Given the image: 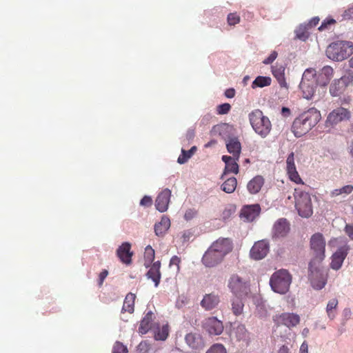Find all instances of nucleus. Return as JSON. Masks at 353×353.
I'll return each mask as SVG.
<instances>
[{
	"instance_id": "f257e3e1",
	"label": "nucleus",
	"mask_w": 353,
	"mask_h": 353,
	"mask_svg": "<svg viewBox=\"0 0 353 353\" xmlns=\"http://www.w3.org/2000/svg\"><path fill=\"white\" fill-rule=\"evenodd\" d=\"M321 119L320 111L314 108L301 113L293 121L292 130L296 137H301L310 131Z\"/></svg>"
},
{
	"instance_id": "f03ea898",
	"label": "nucleus",
	"mask_w": 353,
	"mask_h": 353,
	"mask_svg": "<svg viewBox=\"0 0 353 353\" xmlns=\"http://www.w3.org/2000/svg\"><path fill=\"white\" fill-rule=\"evenodd\" d=\"M327 57L333 61H343L353 54V43L339 41L330 44L326 49Z\"/></svg>"
},
{
	"instance_id": "7ed1b4c3",
	"label": "nucleus",
	"mask_w": 353,
	"mask_h": 353,
	"mask_svg": "<svg viewBox=\"0 0 353 353\" xmlns=\"http://www.w3.org/2000/svg\"><path fill=\"white\" fill-rule=\"evenodd\" d=\"M250 123L254 132L261 137H266L272 130V124L269 118L265 116L259 109L249 114Z\"/></svg>"
},
{
	"instance_id": "20e7f679",
	"label": "nucleus",
	"mask_w": 353,
	"mask_h": 353,
	"mask_svg": "<svg viewBox=\"0 0 353 353\" xmlns=\"http://www.w3.org/2000/svg\"><path fill=\"white\" fill-rule=\"evenodd\" d=\"M294 196L298 214L303 218L311 216L313 214V208L310 194L300 188H296Z\"/></svg>"
},
{
	"instance_id": "39448f33",
	"label": "nucleus",
	"mask_w": 353,
	"mask_h": 353,
	"mask_svg": "<svg viewBox=\"0 0 353 353\" xmlns=\"http://www.w3.org/2000/svg\"><path fill=\"white\" fill-rule=\"evenodd\" d=\"M291 283L292 276L288 270L284 269L275 272L270 279L272 290L281 294L288 292Z\"/></svg>"
},
{
	"instance_id": "423d86ee",
	"label": "nucleus",
	"mask_w": 353,
	"mask_h": 353,
	"mask_svg": "<svg viewBox=\"0 0 353 353\" xmlns=\"http://www.w3.org/2000/svg\"><path fill=\"white\" fill-rule=\"evenodd\" d=\"M310 248L313 257L310 263L321 265L325 257V241L322 234L315 233L311 236Z\"/></svg>"
},
{
	"instance_id": "0eeeda50",
	"label": "nucleus",
	"mask_w": 353,
	"mask_h": 353,
	"mask_svg": "<svg viewBox=\"0 0 353 353\" xmlns=\"http://www.w3.org/2000/svg\"><path fill=\"white\" fill-rule=\"evenodd\" d=\"M228 286L236 296H246L250 292L249 283L237 274L230 276Z\"/></svg>"
},
{
	"instance_id": "6e6552de",
	"label": "nucleus",
	"mask_w": 353,
	"mask_h": 353,
	"mask_svg": "<svg viewBox=\"0 0 353 353\" xmlns=\"http://www.w3.org/2000/svg\"><path fill=\"white\" fill-rule=\"evenodd\" d=\"M309 278L312 286L316 290H321L327 283V274L324 273L321 265L309 263Z\"/></svg>"
},
{
	"instance_id": "1a4fd4ad",
	"label": "nucleus",
	"mask_w": 353,
	"mask_h": 353,
	"mask_svg": "<svg viewBox=\"0 0 353 353\" xmlns=\"http://www.w3.org/2000/svg\"><path fill=\"white\" fill-rule=\"evenodd\" d=\"M203 329L210 335H220L223 332V322L215 316H210L202 321Z\"/></svg>"
},
{
	"instance_id": "9d476101",
	"label": "nucleus",
	"mask_w": 353,
	"mask_h": 353,
	"mask_svg": "<svg viewBox=\"0 0 353 353\" xmlns=\"http://www.w3.org/2000/svg\"><path fill=\"white\" fill-rule=\"evenodd\" d=\"M269 250V242L267 240L263 239L254 243L250 250V256L254 260H261L267 256Z\"/></svg>"
},
{
	"instance_id": "9b49d317",
	"label": "nucleus",
	"mask_w": 353,
	"mask_h": 353,
	"mask_svg": "<svg viewBox=\"0 0 353 353\" xmlns=\"http://www.w3.org/2000/svg\"><path fill=\"white\" fill-rule=\"evenodd\" d=\"M350 117V112L347 109L340 107L334 109L328 114L326 122L332 125L342 121L348 120Z\"/></svg>"
},
{
	"instance_id": "f8f14e48",
	"label": "nucleus",
	"mask_w": 353,
	"mask_h": 353,
	"mask_svg": "<svg viewBox=\"0 0 353 353\" xmlns=\"http://www.w3.org/2000/svg\"><path fill=\"white\" fill-rule=\"evenodd\" d=\"M286 171L289 179L292 181L297 184H303V182L296 170V168L294 163V154L293 152H292L287 157Z\"/></svg>"
},
{
	"instance_id": "ddd939ff",
	"label": "nucleus",
	"mask_w": 353,
	"mask_h": 353,
	"mask_svg": "<svg viewBox=\"0 0 353 353\" xmlns=\"http://www.w3.org/2000/svg\"><path fill=\"white\" fill-rule=\"evenodd\" d=\"M214 252L224 257L232 250V241L228 238L219 239L210 247Z\"/></svg>"
},
{
	"instance_id": "4468645a",
	"label": "nucleus",
	"mask_w": 353,
	"mask_h": 353,
	"mask_svg": "<svg viewBox=\"0 0 353 353\" xmlns=\"http://www.w3.org/2000/svg\"><path fill=\"white\" fill-rule=\"evenodd\" d=\"M334 76V70L331 66L325 65L316 74V84L326 87Z\"/></svg>"
},
{
	"instance_id": "2eb2a0df",
	"label": "nucleus",
	"mask_w": 353,
	"mask_h": 353,
	"mask_svg": "<svg viewBox=\"0 0 353 353\" xmlns=\"http://www.w3.org/2000/svg\"><path fill=\"white\" fill-rule=\"evenodd\" d=\"M348 250L349 247L347 245H343L340 247L333 254L330 263V266L332 269L337 270L341 268L343 261L347 255Z\"/></svg>"
},
{
	"instance_id": "dca6fc26",
	"label": "nucleus",
	"mask_w": 353,
	"mask_h": 353,
	"mask_svg": "<svg viewBox=\"0 0 353 353\" xmlns=\"http://www.w3.org/2000/svg\"><path fill=\"white\" fill-rule=\"evenodd\" d=\"M260 211L259 204L245 205L241 209L240 216L244 221L251 222L259 216Z\"/></svg>"
},
{
	"instance_id": "f3484780",
	"label": "nucleus",
	"mask_w": 353,
	"mask_h": 353,
	"mask_svg": "<svg viewBox=\"0 0 353 353\" xmlns=\"http://www.w3.org/2000/svg\"><path fill=\"white\" fill-rule=\"evenodd\" d=\"M171 196V190L165 188L162 190L157 196L155 201L156 209L161 212H164L168 208Z\"/></svg>"
},
{
	"instance_id": "a211bd4d",
	"label": "nucleus",
	"mask_w": 353,
	"mask_h": 353,
	"mask_svg": "<svg viewBox=\"0 0 353 353\" xmlns=\"http://www.w3.org/2000/svg\"><path fill=\"white\" fill-rule=\"evenodd\" d=\"M231 336L233 339L242 343L243 345H248L250 341V333L245 328V326L242 324L233 327Z\"/></svg>"
},
{
	"instance_id": "6ab92c4d",
	"label": "nucleus",
	"mask_w": 353,
	"mask_h": 353,
	"mask_svg": "<svg viewBox=\"0 0 353 353\" xmlns=\"http://www.w3.org/2000/svg\"><path fill=\"white\" fill-rule=\"evenodd\" d=\"M117 255L121 261L125 265L132 263L133 252L131 251V244L128 242L123 243L117 250Z\"/></svg>"
},
{
	"instance_id": "aec40b11",
	"label": "nucleus",
	"mask_w": 353,
	"mask_h": 353,
	"mask_svg": "<svg viewBox=\"0 0 353 353\" xmlns=\"http://www.w3.org/2000/svg\"><path fill=\"white\" fill-rule=\"evenodd\" d=\"M223 259L221 255L209 248L202 258V262L206 267H214L219 264Z\"/></svg>"
},
{
	"instance_id": "412c9836",
	"label": "nucleus",
	"mask_w": 353,
	"mask_h": 353,
	"mask_svg": "<svg viewBox=\"0 0 353 353\" xmlns=\"http://www.w3.org/2000/svg\"><path fill=\"white\" fill-rule=\"evenodd\" d=\"M222 161L225 163L223 173L221 176V179H224V176L229 173L238 174L239 173V165L234 157H232L227 155L222 157Z\"/></svg>"
},
{
	"instance_id": "4be33fe9",
	"label": "nucleus",
	"mask_w": 353,
	"mask_h": 353,
	"mask_svg": "<svg viewBox=\"0 0 353 353\" xmlns=\"http://www.w3.org/2000/svg\"><path fill=\"white\" fill-rule=\"evenodd\" d=\"M290 231V225L285 219H279L273 227V237H284Z\"/></svg>"
},
{
	"instance_id": "5701e85b",
	"label": "nucleus",
	"mask_w": 353,
	"mask_h": 353,
	"mask_svg": "<svg viewBox=\"0 0 353 353\" xmlns=\"http://www.w3.org/2000/svg\"><path fill=\"white\" fill-rule=\"evenodd\" d=\"M220 302L219 296L214 292L205 294L201 301V305L205 310L215 308Z\"/></svg>"
},
{
	"instance_id": "b1692460",
	"label": "nucleus",
	"mask_w": 353,
	"mask_h": 353,
	"mask_svg": "<svg viewBox=\"0 0 353 353\" xmlns=\"http://www.w3.org/2000/svg\"><path fill=\"white\" fill-rule=\"evenodd\" d=\"M278 321L290 328L295 327L300 323V317L294 313H283L278 317Z\"/></svg>"
},
{
	"instance_id": "393cba45",
	"label": "nucleus",
	"mask_w": 353,
	"mask_h": 353,
	"mask_svg": "<svg viewBox=\"0 0 353 353\" xmlns=\"http://www.w3.org/2000/svg\"><path fill=\"white\" fill-rule=\"evenodd\" d=\"M226 148L228 152L232 154V157H234L236 160H239L241 151V145L238 138H229L226 142Z\"/></svg>"
},
{
	"instance_id": "a878e982",
	"label": "nucleus",
	"mask_w": 353,
	"mask_h": 353,
	"mask_svg": "<svg viewBox=\"0 0 353 353\" xmlns=\"http://www.w3.org/2000/svg\"><path fill=\"white\" fill-rule=\"evenodd\" d=\"M264 183V178L261 175H256L248 183L247 189L252 194H257L261 190Z\"/></svg>"
},
{
	"instance_id": "bb28decb",
	"label": "nucleus",
	"mask_w": 353,
	"mask_h": 353,
	"mask_svg": "<svg viewBox=\"0 0 353 353\" xmlns=\"http://www.w3.org/2000/svg\"><path fill=\"white\" fill-rule=\"evenodd\" d=\"M150 270L146 273L148 279H150L154 283L155 287H157L161 280V262L157 261L151 265Z\"/></svg>"
},
{
	"instance_id": "cd10ccee",
	"label": "nucleus",
	"mask_w": 353,
	"mask_h": 353,
	"mask_svg": "<svg viewBox=\"0 0 353 353\" xmlns=\"http://www.w3.org/2000/svg\"><path fill=\"white\" fill-rule=\"evenodd\" d=\"M153 313L148 312L140 322L139 332L141 334H146L149 330H153Z\"/></svg>"
},
{
	"instance_id": "c85d7f7f",
	"label": "nucleus",
	"mask_w": 353,
	"mask_h": 353,
	"mask_svg": "<svg viewBox=\"0 0 353 353\" xmlns=\"http://www.w3.org/2000/svg\"><path fill=\"white\" fill-rule=\"evenodd\" d=\"M272 72L273 76L276 79L280 86L288 88V83L285 78V68L276 64L272 67Z\"/></svg>"
},
{
	"instance_id": "c756f323",
	"label": "nucleus",
	"mask_w": 353,
	"mask_h": 353,
	"mask_svg": "<svg viewBox=\"0 0 353 353\" xmlns=\"http://www.w3.org/2000/svg\"><path fill=\"white\" fill-rule=\"evenodd\" d=\"M154 337L157 341H165L169 334V329L168 325H163L161 327L159 323L153 325Z\"/></svg>"
},
{
	"instance_id": "7c9ffc66",
	"label": "nucleus",
	"mask_w": 353,
	"mask_h": 353,
	"mask_svg": "<svg viewBox=\"0 0 353 353\" xmlns=\"http://www.w3.org/2000/svg\"><path fill=\"white\" fill-rule=\"evenodd\" d=\"M170 227L169 218L163 216L161 221L154 225V232L158 236H163Z\"/></svg>"
},
{
	"instance_id": "2f4dec72",
	"label": "nucleus",
	"mask_w": 353,
	"mask_h": 353,
	"mask_svg": "<svg viewBox=\"0 0 353 353\" xmlns=\"http://www.w3.org/2000/svg\"><path fill=\"white\" fill-rule=\"evenodd\" d=\"M185 340L192 349H199L202 346V338L199 334L195 333L187 334Z\"/></svg>"
},
{
	"instance_id": "473e14b6",
	"label": "nucleus",
	"mask_w": 353,
	"mask_h": 353,
	"mask_svg": "<svg viewBox=\"0 0 353 353\" xmlns=\"http://www.w3.org/2000/svg\"><path fill=\"white\" fill-rule=\"evenodd\" d=\"M136 299V295L133 293H128L125 298L123 305L122 307L121 312H128L132 314L134 310V301Z\"/></svg>"
},
{
	"instance_id": "72a5a7b5",
	"label": "nucleus",
	"mask_w": 353,
	"mask_h": 353,
	"mask_svg": "<svg viewBox=\"0 0 353 353\" xmlns=\"http://www.w3.org/2000/svg\"><path fill=\"white\" fill-rule=\"evenodd\" d=\"M299 87L302 92L303 98L307 100L313 98L315 93V87L314 86L313 83L301 82Z\"/></svg>"
},
{
	"instance_id": "f704fd0d",
	"label": "nucleus",
	"mask_w": 353,
	"mask_h": 353,
	"mask_svg": "<svg viewBox=\"0 0 353 353\" xmlns=\"http://www.w3.org/2000/svg\"><path fill=\"white\" fill-rule=\"evenodd\" d=\"M244 296H236L232 299V311L235 316L241 315L243 312L244 303L243 298Z\"/></svg>"
},
{
	"instance_id": "c9c22d12",
	"label": "nucleus",
	"mask_w": 353,
	"mask_h": 353,
	"mask_svg": "<svg viewBox=\"0 0 353 353\" xmlns=\"http://www.w3.org/2000/svg\"><path fill=\"white\" fill-rule=\"evenodd\" d=\"M236 185V179L235 177H230L223 183L221 185V190L228 194H230L234 192Z\"/></svg>"
},
{
	"instance_id": "e433bc0d",
	"label": "nucleus",
	"mask_w": 353,
	"mask_h": 353,
	"mask_svg": "<svg viewBox=\"0 0 353 353\" xmlns=\"http://www.w3.org/2000/svg\"><path fill=\"white\" fill-rule=\"evenodd\" d=\"M272 83V79L269 77L258 76L252 82V88L255 89L256 88H263L269 86Z\"/></svg>"
},
{
	"instance_id": "4c0bfd02",
	"label": "nucleus",
	"mask_w": 353,
	"mask_h": 353,
	"mask_svg": "<svg viewBox=\"0 0 353 353\" xmlns=\"http://www.w3.org/2000/svg\"><path fill=\"white\" fill-rule=\"evenodd\" d=\"M197 148L196 146H192L189 150H185L184 149L181 150V154L179 155L177 159V162L180 164H183L186 163L190 158L195 153Z\"/></svg>"
},
{
	"instance_id": "58836bf2",
	"label": "nucleus",
	"mask_w": 353,
	"mask_h": 353,
	"mask_svg": "<svg viewBox=\"0 0 353 353\" xmlns=\"http://www.w3.org/2000/svg\"><path fill=\"white\" fill-rule=\"evenodd\" d=\"M155 256L154 250L150 246L148 245L145 248L144 252V265L148 268L151 265Z\"/></svg>"
},
{
	"instance_id": "ea45409f",
	"label": "nucleus",
	"mask_w": 353,
	"mask_h": 353,
	"mask_svg": "<svg viewBox=\"0 0 353 353\" xmlns=\"http://www.w3.org/2000/svg\"><path fill=\"white\" fill-rule=\"evenodd\" d=\"M316 74L315 69L312 68L306 69L303 74L301 82L312 83L314 78L316 79Z\"/></svg>"
},
{
	"instance_id": "a19ab883",
	"label": "nucleus",
	"mask_w": 353,
	"mask_h": 353,
	"mask_svg": "<svg viewBox=\"0 0 353 353\" xmlns=\"http://www.w3.org/2000/svg\"><path fill=\"white\" fill-rule=\"evenodd\" d=\"M338 305V300L336 299H332L329 301L327 307H326V312L327 314L328 317L330 319H334L335 318L336 314L334 310H336Z\"/></svg>"
},
{
	"instance_id": "79ce46f5",
	"label": "nucleus",
	"mask_w": 353,
	"mask_h": 353,
	"mask_svg": "<svg viewBox=\"0 0 353 353\" xmlns=\"http://www.w3.org/2000/svg\"><path fill=\"white\" fill-rule=\"evenodd\" d=\"M353 191V185H347L341 188L334 190L331 192L330 195L332 197L337 196L340 194H349Z\"/></svg>"
},
{
	"instance_id": "37998d69",
	"label": "nucleus",
	"mask_w": 353,
	"mask_h": 353,
	"mask_svg": "<svg viewBox=\"0 0 353 353\" xmlns=\"http://www.w3.org/2000/svg\"><path fill=\"white\" fill-rule=\"evenodd\" d=\"M206 353H227L225 347L220 343L212 345Z\"/></svg>"
},
{
	"instance_id": "c03bdc74",
	"label": "nucleus",
	"mask_w": 353,
	"mask_h": 353,
	"mask_svg": "<svg viewBox=\"0 0 353 353\" xmlns=\"http://www.w3.org/2000/svg\"><path fill=\"white\" fill-rule=\"evenodd\" d=\"M241 21L240 16L236 12L230 13L227 17V21L229 26H235Z\"/></svg>"
},
{
	"instance_id": "a18cd8bd",
	"label": "nucleus",
	"mask_w": 353,
	"mask_h": 353,
	"mask_svg": "<svg viewBox=\"0 0 353 353\" xmlns=\"http://www.w3.org/2000/svg\"><path fill=\"white\" fill-rule=\"evenodd\" d=\"M128 350L125 345H124L121 342L117 341L114 344L112 348V353H128Z\"/></svg>"
},
{
	"instance_id": "49530a36",
	"label": "nucleus",
	"mask_w": 353,
	"mask_h": 353,
	"mask_svg": "<svg viewBox=\"0 0 353 353\" xmlns=\"http://www.w3.org/2000/svg\"><path fill=\"white\" fill-rule=\"evenodd\" d=\"M231 109V105L228 103H223L217 106L216 112L218 114H225L229 112Z\"/></svg>"
},
{
	"instance_id": "de8ad7c7",
	"label": "nucleus",
	"mask_w": 353,
	"mask_h": 353,
	"mask_svg": "<svg viewBox=\"0 0 353 353\" xmlns=\"http://www.w3.org/2000/svg\"><path fill=\"white\" fill-rule=\"evenodd\" d=\"M150 348V344L147 341H141L137 347L138 353H147Z\"/></svg>"
},
{
	"instance_id": "09e8293b",
	"label": "nucleus",
	"mask_w": 353,
	"mask_h": 353,
	"mask_svg": "<svg viewBox=\"0 0 353 353\" xmlns=\"http://www.w3.org/2000/svg\"><path fill=\"white\" fill-rule=\"evenodd\" d=\"M336 23V21L334 19H332V18H327L326 19H325L321 25L320 26V27L319 28V30L320 31H322V30H326V29H328L329 28V26L330 25H333Z\"/></svg>"
},
{
	"instance_id": "8fccbe9b",
	"label": "nucleus",
	"mask_w": 353,
	"mask_h": 353,
	"mask_svg": "<svg viewBox=\"0 0 353 353\" xmlns=\"http://www.w3.org/2000/svg\"><path fill=\"white\" fill-rule=\"evenodd\" d=\"M197 214V210L194 208L188 209L185 211L184 214V219L186 221H190L195 217Z\"/></svg>"
},
{
	"instance_id": "3c124183",
	"label": "nucleus",
	"mask_w": 353,
	"mask_h": 353,
	"mask_svg": "<svg viewBox=\"0 0 353 353\" xmlns=\"http://www.w3.org/2000/svg\"><path fill=\"white\" fill-rule=\"evenodd\" d=\"M278 53L276 51H272L268 58L263 61L265 65L272 63L277 57Z\"/></svg>"
},
{
	"instance_id": "603ef678",
	"label": "nucleus",
	"mask_w": 353,
	"mask_h": 353,
	"mask_svg": "<svg viewBox=\"0 0 353 353\" xmlns=\"http://www.w3.org/2000/svg\"><path fill=\"white\" fill-rule=\"evenodd\" d=\"M296 37L299 39L305 41L308 37V33L302 28H299V29L296 31Z\"/></svg>"
},
{
	"instance_id": "864d4df0",
	"label": "nucleus",
	"mask_w": 353,
	"mask_h": 353,
	"mask_svg": "<svg viewBox=\"0 0 353 353\" xmlns=\"http://www.w3.org/2000/svg\"><path fill=\"white\" fill-rule=\"evenodd\" d=\"M152 204V199L149 196H144L140 201V205L145 207L151 206Z\"/></svg>"
},
{
	"instance_id": "5fc2aeb1",
	"label": "nucleus",
	"mask_w": 353,
	"mask_h": 353,
	"mask_svg": "<svg viewBox=\"0 0 353 353\" xmlns=\"http://www.w3.org/2000/svg\"><path fill=\"white\" fill-rule=\"evenodd\" d=\"M108 274V272L106 270H103L102 272H100V274L99 275V279H98V285L99 287L102 286L103 281L105 279V278L107 277Z\"/></svg>"
},
{
	"instance_id": "6e6d98bb",
	"label": "nucleus",
	"mask_w": 353,
	"mask_h": 353,
	"mask_svg": "<svg viewBox=\"0 0 353 353\" xmlns=\"http://www.w3.org/2000/svg\"><path fill=\"white\" fill-rule=\"evenodd\" d=\"M344 231L349 238L353 241V224H346Z\"/></svg>"
},
{
	"instance_id": "4d7b16f0",
	"label": "nucleus",
	"mask_w": 353,
	"mask_h": 353,
	"mask_svg": "<svg viewBox=\"0 0 353 353\" xmlns=\"http://www.w3.org/2000/svg\"><path fill=\"white\" fill-rule=\"evenodd\" d=\"M181 263V259L177 256H174L171 258L170 261V266L172 265H176V270H179V264Z\"/></svg>"
},
{
	"instance_id": "13d9d810",
	"label": "nucleus",
	"mask_w": 353,
	"mask_h": 353,
	"mask_svg": "<svg viewBox=\"0 0 353 353\" xmlns=\"http://www.w3.org/2000/svg\"><path fill=\"white\" fill-rule=\"evenodd\" d=\"M343 17L347 19H353V6L344 12Z\"/></svg>"
},
{
	"instance_id": "bf43d9fd",
	"label": "nucleus",
	"mask_w": 353,
	"mask_h": 353,
	"mask_svg": "<svg viewBox=\"0 0 353 353\" xmlns=\"http://www.w3.org/2000/svg\"><path fill=\"white\" fill-rule=\"evenodd\" d=\"M235 95V90L233 88L227 89L225 92V96L227 98H233Z\"/></svg>"
},
{
	"instance_id": "052dcab7",
	"label": "nucleus",
	"mask_w": 353,
	"mask_h": 353,
	"mask_svg": "<svg viewBox=\"0 0 353 353\" xmlns=\"http://www.w3.org/2000/svg\"><path fill=\"white\" fill-rule=\"evenodd\" d=\"M320 19L319 17H314L312 18L310 22L308 23L307 26L311 28L313 27H315L319 22Z\"/></svg>"
},
{
	"instance_id": "680f3d73",
	"label": "nucleus",
	"mask_w": 353,
	"mask_h": 353,
	"mask_svg": "<svg viewBox=\"0 0 353 353\" xmlns=\"http://www.w3.org/2000/svg\"><path fill=\"white\" fill-rule=\"evenodd\" d=\"M299 353H308V345L305 341L301 344Z\"/></svg>"
},
{
	"instance_id": "e2e57ef3",
	"label": "nucleus",
	"mask_w": 353,
	"mask_h": 353,
	"mask_svg": "<svg viewBox=\"0 0 353 353\" xmlns=\"http://www.w3.org/2000/svg\"><path fill=\"white\" fill-rule=\"evenodd\" d=\"M330 92L332 96L336 97L339 95L338 90L336 89V88L333 85H331L330 88Z\"/></svg>"
},
{
	"instance_id": "0e129e2a",
	"label": "nucleus",
	"mask_w": 353,
	"mask_h": 353,
	"mask_svg": "<svg viewBox=\"0 0 353 353\" xmlns=\"http://www.w3.org/2000/svg\"><path fill=\"white\" fill-rule=\"evenodd\" d=\"M281 112L284 117H288L290 114V110L288 108L283 107Z\"/></svg>"
},
{
	"instance_id": "69168bd1",
	"label": "nucleus",
	"mask_w": 353,
	"mask_h": 353,
	"mask_svg": "<svg viewBox=\"0 0 353 353\" xmlns=\"http://www.w3.org/2000/svg\"><path fill=\"white\" fill-rule=\"evenodd\" d=\"M278 353H289V348L285 345H283L279 348Z\"/></svg>"
},
{
	"instance_id": "338daca9",
	"label": "nucleus",
	"mask_w": 353,
	"mask_h": 353,
	"mask_svg": "<svg viewBox=\"0 0 353 353\" xmlns=\"http://www.w3.org/2000/svg\"><path fill=\"white\" fill-rule=\"evenodd\" d=\"M186 137H187V139H191L193 138L194 137V132L192 131H189L188 132L187 134H186Z\"/></svg>"
},
{
	"instance_id": "774afa93",
	"label": "nucleus",
	"mask_w": 353,
	"mask_h": 353,
	"mask_svg": "<svg viewBox=\"0 0 353 353\" xmlns=\"http://www.w3.org/2000/svg\"><path fill=\"white\" fill-rule=\"evenodd\" d=\"M215 143H216V141H210V142H208V143H206L205 145V148H208V147L211 146L212 144H214Z\"/></svg>"
}]
</instances>
